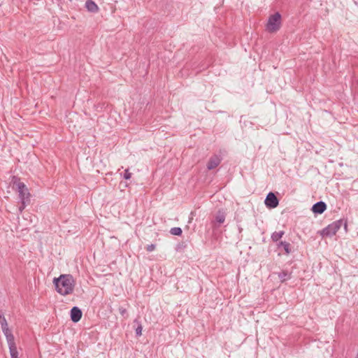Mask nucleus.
I'll return each mask as SVG.
<instances>
[{"instance_id":"obj_12","label":"nucleus","mask_w":358,"mask_h":358,"mask_svg":"<svg viewBox=\"0 0 358 358\" xmlns=\"http://www.w3.org/2000/svg\"><path fill=\"white\" fill-rule=\"evenodd\" d=\"M278 246H282L283 249L285 250L286 254H289L291 252V245L290 243L285 242V241H280L278 245Z\"/></svg>"},{"instance_id":"obj_3","label":"nucleus","mask_w":358,"mask_h":358,"mask_svg":"<svg viewBox=\"0 0 358 358\" xmlns=\"http://www.w3.org/2000/svg\"><path fill=\"white\" fill-rule=\"evenodd\" d=\"M281 26V15L279 13L271 15L266 24V30L270 33L278 31Z\"/></svg>"},{"instance_id":"obj_13","label":"nucleus","mask_w":358,"mask_h":358,"mask_svg":"<svg viewBox=\"0 0 358 358\" xmlns=\"http://www.w3.org/2000/svg\"><path fill=\"white\" fill-rule=\"evenodd\" d=\"M215 220L220 224L223 223L225 220V213L223 211L219 210L215 216Z\"/></svg>"},{"instance_id":"obj_4","label":"nucleus","mask_w":358,"mask_h":358,"mask_svg":"<svg viewBox=\"0 0 358 358\" xmlns=\"http://www.w3.org/2000/svg\"><path fill=\"white\" fill-rule=\"evenodd\" d=\"M342 220H338L328 225L322 231V236H332L336 234L342 224Z\"/></svg>"},{"instance_id":"obj_8","label":"nucleus","mask_w":358,"mask_h":358,"mask_svg":"<svg viewBox=\"0 0 358 358\" xmlns=\"http://www.w3.org/2000/svg\"><path fill=\"white\" fill-rule=\"evenodd\" d=\"M1 329H2V331L3 332L6 338L8 345H10L12 344H15V343L14 336L12 334L11 331L8 329V326H6L5 327H1Z\"/></svg>"},{"instance_id":"obj_15","label":"nucleus","mask_w":358,"mask_h":358,"mask_svg":"<svg viewBox=\"0 0 358 358\" xmlns=\"http://www.w3.org/2000/svg\"><path fill=\"white\" fill-rule=\"evenodd\" d=\"M182 229L180 227H173L170 230V233L172 235L175 236H180L182 234Z\"/></svg>"},{"instance_id":"obj_2","label":"nucleus","mask_w":358,"mask_h":358,"mask_svg":"<svg viewBox=\"0 0 358 358\" xmlns=\"http://www.w3.org/2000/svg\"><path fill=\"white\" fill-rule=\"evenodd\" d=\"M12 181L13 185L17 186L21 201H23L24 203H29L31 194L24 183L20 182V178L16 176L13 177Z\"/></svg>"},{"instance_id":"obj_20","label":"nucleus","mask_w":358,"mask_h":358,"mask_svg":"<svg viewBox=\"0 0 358 358\" xmlns=\"http://www.w3.org/2000/svg\"><path fill=\"white\" fill-rule=\"evenodd\" d=\"M156 246L155 244H150V245H148L146 248V250L148 251V252H152L155 249Z\"/></svg>"},{"instance_id":"obj_25","label":"nucleus","mask_w":358,"mask_h":358,"mask_svg":"<svg viewBox=\"0 0 358 358\" xmlns=\"http://www.w3.org/2000/svg\"><path fill=\"white\" fill-rule=\"evenodd\" d=\"M357 358H358V357H357Z\"/></svg>"},{"instance_id":"obj_9","label":"nucleus","mask_w":358,"mask_h":358,"mask_svg":"<svg viewBox=\"0 0 358 358\" xmlns=\"http://www.w3.org/2000/svg\"><path fill=\"white\" fill-rule=\"evenodd\" d=\"M326 203L323 201H319L313 206L312 210L315 213L321 214L326 210Z\"/></svg>"},{"instance_id":"obj_6","label":"nucleus","mask_w":358,"mask_h":358,"mask_svg":"<svg viewBox=\"0 0 358 358\" xmlns=\"http://www.w3.org/2000/svg\"><path fill=\"white\" fill-rule=\"evenodd\" d=\"M83 315L82 310L77 306H74L71 310V320L73 322H78L80 320Z\"/></svg>"},{"instance_id":"obj_5","label":"nucleus","mask_w":358,"mask_h":358,"mask_svg":"<svg viewBox=\"0 0 358 358\" xmlns=\"http://www.w3.org/2000/svg\"><path fill=\"white\" fill-rule=\"evenodd\" d=\"M264 203L268 208H274L278 206L279 201L273 192H269L266 197Z\"/></svg>"},{"instance_id":"obj_10","label":"nucleus","mask_w":358,"mask_h":358,"mask_svg":"<svg viewBox=\"0 0 358 358\" xmlns=\"http://www.w3.org/2000/svg\"><path fill=\"white\" fill-rule=\"evenodd\" d=\"M278 278L280 279L281 282H285L291 278V273H289L287 271H282L278 273Z\"/></svg>"},{"instance_id":"obj_7","label":"nucleus","mask_w":358,"mask_h":358,"mask_svg":"<svg viewBox=\"0 0 358 358\" xmlns=\"http://www.w3.org/2000/svg\"><path fill=\"white\" fill-rule=\"evenodd\" d=\"M221 162V159L217 155H213L211 157L207 164V168L208 170H212L216 168Z\"/></svg>"},{"instance_id":"obj_14","label":"nucleus","mask_w":358,"mask_h":358,"mask_svg":"<svg viewBox=\"0 0 358 358\" xmlns=\"http://www.w3.org/2000/svg\"><path fill=\"white\" fill-rule=\"evenodd\" d=\"M284 234L285 233L283 231H275L271 235V239L273 241L277 242L280 238H282V236L284 235Z\"/></svg>"},{"instance_id":"obj_11","label":"nucleus","mask_w":358,"mask_h":358,"mask_svg":"<svg viewBox=\"0 0 358 358\" xmlns=\"http://www.w3.org/2000/svg\"><path fill=\"white\" fill-rule=\"evenodd\" d=\"M11 358H18V352L15 343L8 345Z\"/></svg>"},{"instance_id":"obj_22","label":"nucleus","mask_w":358,"mask_h":358,"mask_svg":"<svg viewBox=\"0 0 358 358\" xmlns=\"http://www.w3.org/2000/svg\"><path fill=\"white\" fill-rule=\"evenodd\" d=\"M85 8H86L88 10H90V0H87V1H85Z\"/></svg>"},{"instance_id":"obj_17","label":"nucleus","mask_w":358,"mask_h":358,"mask_svg":"<svg viewBox=\"0 0 358 358\" xmlns=\"http://www.w3.org/2000/svg\"><path fill=\"white\" fill-rule=\"evenodd\" d=\"M99 10V6L91 0V13H97Z\"/></svg>"},{"instance_id":"obj_18","label":"nucleus","mask_w":358,"mask_h":358,"mask_svg":"<svg viewBox=\"0 0 358 358\" xmlns=\"http://www.w3.org/2000/svg\"><path fill=\"white\" fill-rule=\"evenodd\" d=\"M131 173L129 171V169H126L124 174V178L126 180H129L131 178Z\"/></svg>"},{"instance_id":"obj_24","label":"nucleus","mask_w":358,"mask_h":358,"mask_svg":"<svg viewBox=\"0 0 358 358\" xmlns=\"http://www.w3.org/2000/svg\"><path fill=\"white\" fill-rule=\"evenodd\" d=\"M134 322L138 323V320H134Z\"/></svg>"},{"instance_id":"obj_1","label":"nucleus","mask_w":358,"mask_h":358,"mask_svg":"<svg viewBox=\"0 0 358 358\" xmlns=\"http://www.w3.org/2000/svg\"><path fill=\"white\" fill-rule=\"evenodd\" d=\"M53 283L56 291L63 296H66L73 292L75 281L70 274H62L58 278L53 279Z\"/></svg>"},{"instance_id":"obj_19","label":"nucleus","mask_w":358,"mask_h":358,"mask_svg":"<svg viewBox=\"0 0 358 358\" xmlns=\"http://www.w3.org/2000/svg\"><path fill=\"white\" fill-rule=\"evenodd\" d=\"M142 329L141 324H138V327L136 329V334L137 336H141L142 334Z\"/></svg>"},{"instance_id":"obj_23","label":"nucleus","mask_w":358,"mask_h":358,"mask_svg":"<svg viewBox=\"0 0 358 358\" xmlns=\"http://www.w3.org/2000/svg\"><path fill=\"white\" fill-rule=\"evenodd\" d=\"M120 313H121V314L122 315H124V314L126 313V310L125 309L120 308Z\"/></svg>"},{"instance_id":"obj_16","label":"nucleus","mask_w":358,"mask_h":358,"mask_svg":"<svg viewBox=\"0 0 358 358\" xmlns=\"http://www.w3.org/2000/svg\"><path fill=\"white\" fill-rule=\"evenodd\" d=\"M0 324H1V327H5L6 326H8V323H7V321L4 317V315L3 313L0 311Z\"/></svg>"},{"instance_id":"obj_21","label":"nucleus","mask_w":358,"mask_h":358,"mask_svg":"<svg viewBox=\"0 0 358 358\" xmlns=\"http://www.w3.org/2000/svg\"><path fill=\"white\" fill-rule=\"evenodd\" d=\"M29 203H24L23 201H21V205L19 207V210L22 212Z\"/></svg>"}]
</instances>
